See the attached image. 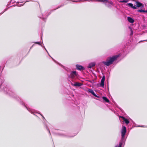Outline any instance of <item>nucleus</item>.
<instances>
[{
    "label": "nucleus",
    "instance_id": "f257e3e1",
    "mask_svg": "<svg viewBox=\"0 0 147 147\" xmlns=\"http://www.w3.org/2000/svg\"><path fill=\"white\" fill-rule=\"evenodd\" d=\"M0 88H1L2 90L5 92L7 94H8L10 96H11L12 97L17 99V100H19L20 99L19 97L17 95L14 94V95H12V94L10 93V92L9 90H7V88L5 86V84L3 83L1 84Z\"/></svg>",
    "mask_w": 147,
    "mask_h": 147
},
{
    "label": "nucleus",
    "instance_id": "f03ea898",
    "mask_svg": "<svg viewBox=\"0 0 147 147\" xmlns=\"http://www.w3.org/2000/svg\"><path fill=\"white\" fill-rule=\"evenodd\" d=\"M118 57V56H114L112 57H109L106 59V61H103L102 63L105 65L109 66L112 64L113 62L117 59Z\"/></svg>",
    "mask_w": 147,
    "mask_h": 147
},
{
    "label": "nucleus",
    "instance_id": "7ed1b4c3",
    "mask_svg": "<svg viewBox=\"0 0 147 147\" xmlns=\"http://www.w3.org/2000/svg\"><path fill=\"white\" fill-rule=\"evenodd\" d=\"M20 102L21 104L24 105L30 112L33 114L34 115L36 116V114L37 113V112L36 110L27 107V105H25V104L22 101H20Z\"/></svg>",
    "mask_w": 147,
    "mask_h": 147
},
{
    "label": "nucleus",
    "instance_id": "20e7f679",
    "mask_svg": "<svg viewBox=\"0 0 147 147\" xmlns=\"http://www.w3.org/2000/svg\"><path fill=\"white\" fill-rule=\"evenodd\" d=\"M77 75L76 71H72L71 72L69 77L72 79H74Z\"/></svg>",
    "mask_w": 147,
    "mask_h": 147
},
{
    "label": "nucleus",
    "instance_id": "39448f33",
    "mask_svg": "<svg viewBox=\"0 0 147 147\" xmlns=\"http://www.w3.org/2000/svg\"><path fill=\"white\" fill-rule=\"evenodd\" d=\"M126 132V127L125 126H123V127L122 131H121V136L122 139H123L124 137Z\"/></svg>",
    "mask_w": 147,
    "mask_h": 147
},
{
    "label": "nucleus",
    "instance_id": "423d86ee",
    "mask_svg": "<svg viewBox=\"0 0 147 147\" xmlns=\"http://www.w3.org/2000/svg\"><path fill=\"white\" fill-rule=\"evenodd\" d=\"M105 76H103L101 80V83L100 84V85L102 87H103L104 86V82L105 80Z\"/></svg>",
    "mask_w": 147,
    "mask_h": 147
},
{
    "label": "nucleus",
    "instance_id": "0eeeda50",
    "mask_svg": "<svg viewBox=\"0 0 147 147\" xmlns=\"http://www.w3.org/2000/svg\"><path fill=\"white\" fill-rule=\"evenodd\" d=\"M76 69L79 70H83L84 69V68L82 65H76Z\"/></svg>",
    "mask_w": 147,
    "mask_h": 147
},
{
    "label": "nucleus",
    "instance_id": "6e6552de",
    "mask_svg": "<svg viewBox=\"0 0 147 147\" xmlns=\"http://www.w3.org/2000/svg\"><path fill=\"white\" fill-rule=\"evenodd\" d=\"M71 84L73 86H82V84L81 83H80L78 82H76L74 84H73L71 83Z\"/></svg>",
    "mask_w": 147,
    "mask_h": 147
},
{
    "label": "nucleus",
    "instance_id": "1a4fd4ad",
    "mask_svg": "<svg viewBox=\"0 0 147 147\" xmlns=\"http://www.w3.org/2000/svg\"><path fill=\"white\" fill-rule=\"evenodd\" d=\"M136 7H139L142 6V7H143V4L138 1L136 2Z\"/></svg>",
    "mask_w": 147,
    "mask_h": 147
},
{
    "label": "nucleus",
    "instance_id": "9d476101",
    "mask_svg": "<svg viewBox=\"0 0 147 147\" xmlns=\"http://www.w3.org/2000/svg\"><path fill=\"white\" fill-rule=\"evenodd\" d=\"M120 117L122 118L123 119V121H125L126 124H128L129 123V121L127 119L125 118L123 116H120Z\"/></svg>",
    "mask_w": 147,
    "mask_h": 147
},
{
    "label": "nucleus",
    "instance_id": "9b49d317",
    "mask_svg": "<svg viewBox=\"0 0 147 147\" xmlns=\"http://www.w3.org/2000/svg\"><path fill=\"white\" fill-rule=\"evenodd\" d=\"M127 19L128 22L130 23H132L134 22V20L130 17H127Z\"/></svg>",
    "mask_w": 147,
    "mask_h": 147
},
{
    "label": "nucleus",
    "instance_id": "f8f14e48",
    "mask_svg": "<svg viewBox=\"0 0 147 147\" xmlns=\"http://www.w3.org/2000/svg\"><path fill=\"white\" fill-rule=\"evenodd\" d=\"M95 63L94 62L91 63H90L88 67V68H91L92 67H93L95 66Z\"/></svg>",
    "mask_w": 147,
    "mask_h": 147
},
{
    "label": "nucleus",
    "instance_id": "ddd939ff",
    "mask_svg": "<svg viewBox=\"0 0 147 147\" xmlns=\"http://www.w3.org/2000/svg\"><path fill=\"white\" fill-rule=\"evenodd\" d=\"M127 5L128 6L130 7H131L133 9H136V7L135 5L133 6V4L131 3H128Z\"/></svg>",
    "mask_w": 147,
    "mask_h": 147
},
{
    "label": "nucleus",
    "instance_id": "4468645a",
    "mask_svg": "<svg viewBox=\"0 0 147 147\" xmlns=\"http://www.w3.org/2000/svg\"><path fill=\"white\" fill-rule=\"evenodd\" d=\"M89 91L94 96L98 97V96L96 94L94 91L92 89H89Z\"/></svg>",
    "mask_w": 147,
    "mask_h": 147
},
{
    "label": "nucleus",
    "instance_id": "2eb2a0df",
    "mask_svg": "<svg viewBox=\"0 0 147 147\" xmlns=\"http://www.w3.org/2000/svg\"><path fill=\"white\" fill-rule=\"evenodd\" d=\"M102 98L106 102L109 103V100L106 97H103Z\"/></svg>",
    "mask_w": 147,
    "mask_h": 147
},
{
    "label": "nucleus",
    "instance_id": "dca6fc26",
    "mask_svg": "<svg viewBox=\"0 0 147 147\" xmlns=\"http://www.w3.org/2000/svg\"><path fill=\"white\" fill-rule=\"evenodd\" d=\"M100 2H103L104 3H107L108 2V0H101Z\"/></svg>",
    "mask_w": 147,
    "mask_h": 147
},
{
    "label": "nucleus",
    "instance_id": "f3484780",
    "mask_svg": "<svg viewBox=\"0 0 147 147\" xmlns=\"http://www.w3.org/2000/svg\"><path fill=\"white\" fill-rule=\"evenodd\" d=\"M144 11L145 10L142 9L138 10V12H144Z\"/></svg>",
    "mask_w": 147,
    "mask_h": 147
},
{
    "label": "nucleus",
    "instance_id": "a211bd4d",
    "mask_svg": "<svg viewBox=\"0 0 147 147\" xmlns=\"http://www.w3.org/2000/svg\"><path fill=\"white\" fill-rule=\"evenodd\" d=\"M24 5V4H18L17 5V6H18V7H20V6H23Z\"/></svg>",
    "mask_w": 147,
    "mask_h": 147
},
{
    "label": "nucleus",
    "instance_id": "6ab92c4d",
    "mask_svg": "<svg viewBox=\"0 0 147 147\" xmlns=\"http://www.w3.org/2000/svg\"><path fill=\"white\" fill-rule=\"evenodd\" d=\"M127 0H123L121 1V2L122 3H127Z\"/></svg>",
    "mask_w": 147,
    "mask_h": 147
},
{
    "label": "nucleus",
    "instance_id": "aec40b11",
    "mask_svg": "<svg viewBox=\"0 0 147 147\" xmlns=\"http://www.w3.org/2000/svg\"><path fill=\"white\" fill-rule=\"evenodd\" d=\"M131 35H133V30H132L131 29Z\"/></svg>",
    "mask_w": 147,
    "mask_h": 147
},
{
    "label": "nucleus",
    "instance_id": "412c9836",
    "mask_svg": "<svg viewBox=\"0 0 147 147\" xmlns=\"http://www.w3.org/2000/svg\"><path fill=\"white\" fill-rule=\"evenodd\" d=\"M122 143H120L119 144V145L118 147H121Z\"/></svg>",
    "mask_w": 147,
    "mask_h": 147
},
{
    "label": "nucleus",
    "instance_id": "4be33fe9",
    "mask_svg": "<svg viewBox=\"0 0 147 147\" xmlns=\"http://www.w3.org/2000/svg\"><path fill=\"white\" fill-rule=\"evenodd\" d=\"M109 3H110V4H112L113 3V2L111 1H110V2H108Z\"/></svg>",
    "mask_w": 147,
    "mask_h": 147
},
{
    "label": "nucleus",
    "instance_id": "5701e85b",
    "mask_svg": "<svg viewBox=\"0 0 147 147\" xmlns=\"http://www.w3.org/2000/svg\"><path fill=\"white\" fill-rule=\"evenodd\" d=\"M73 1V2H78V1Z\"/></svg>",
    "mask_w": 147,
    "mask_h": 147
},
{
    "label": "nucleus",
    "instance_id": "b1692460",
    "mask_svg": "<svg viewBox=\"0 0 147 147\" xmlns=\"http://www.w3.org/2000/svg\"><path fill=\"white\" fill-rule=\"evenodd\" d=\"M7 10V9H5V10L4 11V12H2L1 14L3 13L4 12H5V11H6V10Z\"/></svg>",
    "mask_w": 147,
    "mask_h": 147
},
{
    "label": "nucleus",
    "instance_id": "393cba45",
    "mask_svg": "<svg viewBox=\"0 0 147 147\" xmlns=\"http://www.w3.org/2000/svg\"><path fill=\"white\" fill-rule=\"evenodd\" d=\"M34 45V44L32 45V46L30 47V49H31L32 47Z\"/></svg>",
    "mask_w": 147,
    "mask_h": 147
},
{
    "label": "nucleus",
    "instance_id": "a878e982",
    "mask_svg": "<svg viewBox=\"0 0 147 147\" xmlns=\"http://www.w3.org/2000/svg\"><path fill=\"white\" fill-rule=\"evenodd\" d=\"M144 12H146L147 13V10L146 11L145 10V11Z\"/></svg>",
    "mask_w": 147,
    "mask_h": 147
},
{
    "label": "nucleus",
    "instance_id": "bb28decb",
    "mask_svg": "<svg viewBox=\"0 0 147 147\" xmlns=\"http://www.w3.org/2000/svg\"><path fill=\"white\" fill-rule=\"evenodd\" d=\"M37 44H40V43H39V42H37Z\"/></svg>",
    "mask_w": 147,
    "mask_h": 147
},
{
    "label": "nucleus",
    "instance_id": "cd10ccee",
    "mask_svg": "<svg viewBox=\"0 0 147 147\" xmlns=\"http://www.w3.org/2000/svg\"><path fill=\"white\" fill-rule=\"evenodd\" d=\"M98 1H99V2H100L101 1V0H98Z\"/></svg>",
    "mask_w": 147,
    "mask_h": 147
},
{
    "label": "nucleus",
    "instance_id": "c85d7f7f",
    "mask_svg": "<svg viewBox=\"0 0 147 147\" xmlns=\"http://www.w3.org/2000/svg\"><path fill=\"white\" fill-rule=\"evenodd\" d=\"M31 1H33V0H32Z\"/></svg>",
    "mask_w": 147,
    "mask_h": 147
},
{
    "label": "nucleus",
    "instance_id": "c756f323",
    "mask_svg": "<svg viewBox=\"0 0 147 147\" xmlns=\"http://www.w3.org/2000/svg\"><path fill=\"white\" fill-rule=\"evenodd\" d=\"M35 43L36 44H37V42H35Z\"/></svg>",
    "mask_w": 147,
    "mask_h": 147
},
{
    "label": "nucleus",
    "instance_id": "7c9ffc66",
    "mask_svg": "<svg viewBox=\"0 0 147 147\" xmlns=\"http://www.w3.org/2000/svg\"><path fill=\"white\" fill-rule=\"evenodd\" d=\"M28 1H26V2H28Z\"/></svg>",
    "mask_w": 147,
    "mask_h": 147
},
{
    "label": "nucleus",
    "instance_id": "2f4dec72",
    "mask_svg": "<svg viewBox=\"0 0 147 147\" xmlns=\"http://www.w3.org/2000/svg\"><path fill=\"white\" fill-rule=\"evenodd\" d=\"M17 3H19V2H17Z\"/></svg>",
    "mask_w": 147,
    "mask_h": 147
}]
</instances>
